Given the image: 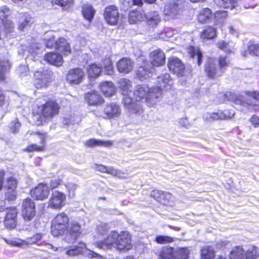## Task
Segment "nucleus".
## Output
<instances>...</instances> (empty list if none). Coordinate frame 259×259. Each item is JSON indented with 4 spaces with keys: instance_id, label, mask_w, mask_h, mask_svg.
Wrapping results in <instances>:
<instances>
[{
    "instance_id": "nucleus-1",
    "label": "nucleus",
    "mask_w": 259,
    "mask_h": 259,
    "mask_svg": "<svg viewBox=\"0 0 259 259\" xmlns=\"http://www.w3.org/2000/svg\"><path fill=\"white\" fill-rule=\"evenodd\" d=\"M155 88H150L147 84L137 85L135 88L134 96L136 100L141 102L147 103L151 106L155 104L162 97L161 93Z\"/></svg>"
},
{
    "instance_id": "nucleus-2",
    "label": "nucleus",
    "mask_w": 259,
    "mask_h": 259,
    "mask_svg": "<svg viewBox=\"0 0 259 259\" xmlns=\"http://www.w3.org/2000/svg\"><path fill=\"white\" fill-rule=\"evenodd\" d=\"M59 106L54 101H48L45 104L37 105L33 110L34 120H37V124H42L47 119L51 118L58 113Z\"/></svg>"
},
{
    "instance_id": "nucleus-3",
    "label": "nucleus",
    "mask_w": 259,
    "mask_h": 259,
    "mask_svg": "<svg viewBox=\"0 0 259 259\" xmlns=\"http://www.w3.org/2000/svg\"><path fill=\"white\" fill-rule=\"evenodd\" d=\"M46 246L48 249H51L54 251L64 250L62 247H55L50 243H47ZM65 250L66 254L71 256L83 253L85 256L90 258H102L103 257L101 254L87 249L85 244L82 242H79L77 245H73L68 249L66 248Z\"/></svg>"
},
{
    "instance_id": "nucleus-4",
    "label": "nucleus",
    "mask_w": 259,
    "mask_h": 259,
    "mask_svg": "<svg viewBox=\"0 0 259 259\" xmlns=\"http://www.w3.org/2000/svg\"><path fill=\"white\" fill-rule=\"evenodd\" d=\"M245 94L248 97L252 98L257 103H254L251 100L246 99L243 95L233 94L231 96V100L236 104L244 107H249L254 111L259 110V93L255 91H246Z\"/></svg>"
},
{
    "instance_id": "nucleus-5",
    "label": "nucleus",
    "mask_w": 259,
    "mask_h": 259,
    "mask_svg": "<svg viewBox=\"0 0 259 259\" xmlns=\"http://www.w3.org/2000/svg\"><path fill=\"white\" fill-rule=\"evenodd\" d=\"M69 218L66 214L61 212L58 214L53 220L51 226V232L53 236H58L63 234L68 226Z\"/></svg>"
},
{
    "instance_id": "nucleus-6",
    "label": "nucleus",
    "mask_w": 259,
    "mask_h": 259,
    "mask_svg": "<svg viewBox=\"0 0 259 259\" xmlns=\"http://www.w3.org/2000/svg\"><path fill=\"white\" fill-rule=\"evenodd\" d=\"M184 6V3L182 0H172L165 5L163 9L165 19L169 20L176 18L180 13Z\"/></svg>"
},
{
    "instance_id": "nucleus-7",
    "label": "nucleus",
    "mask_w": 259,
    "mask_h": 259,
    "mask_svg": "<svg viewBox=\"0 0 259 259\" xmlns=\"http://www.w3.org/2000/svg\"><path fill=\"white\" fill-rule=\"evenodd\" d=\"M52 73L49 70L37 71L34 77V84L37 89L47 88L52 79Z\"/></svg>"
},
{
    "instance_id": "nucleus-8",
    "label": "nucleus",
    "mask_w": 259,
    "mask_h": 259,
    "mask_svg": "<svg viewBox=\"0 0 259 259\" xmlns=\"http://www.w3.org/2000/svg\"><path fill=\"white\" fill-rule=\"evenodd\" d=\"M22 216L25 222L31 221L35 216V204L30 198H26L22 203Z\"/></svg>"
},
{
    "instance_id": "nucleus-9",
    "label": "nucleus",
    "mask_w": 259,
    "mask_h": 259,
    "mask_svg": "<svg viewBox=\"0 0 259 259\" xmlns=\"http://www.w3.org/2000/svg\"><path fill=\"white\" fill-rule=\"evenodd\" d=\"M118 233L115 231H112L107 238L104 240L95 243V246L103 250L116 249Z\"/></svg>"
},
{
    "instance_id": "nucleus-10",
    "label": "nucleus",
    "mask_w": 259,
    "mask_h": 259,
    "mask_svg": "<svg viewBox=\"0 0 259 259\" xmlns=\"http://www.w3.org/2000/svg\"><path fill=\"white\" fill-rule=\"evenodd\" d=\"M233 110H225L222 111H218L217 112H209L203 114V118L208 122L218 119H226L231 118L234 115Z\"/></svg>"
},
{
    "instance_id": "nucleus-11",
    "label": "nucleus",
    "mask_w": 259,
    "mask_h": 259,
    "mask_svg": "<svg viewBox=\"0 0 259 259\" xmlns=\"http://www.w3.org/2000/svg\"><path fill=\"white\" fill-rule=\"evenodd\" d=\"M66 195L63 192L55 190L53 191L48 206L53 209H60L64 204Z\"/></svg>"
},
{
    "instance_id": "nucleus-12",
    "label": "nucleus",
    "mask_w": 259,
    "mask_h": 259,
    "mask_svg": "<svg viewBox=\"0 0 259 259\" xmlns=\"http://www.w3.org/2000/svg\"><path fill=\"white\" fill-rule=\"evenodd\" d=\"M205 71L209 78H215L222 75L223 73L217 62L213 59H209L205 66Z\"/></svg>"
},
{
    "instance_id": "nucleus-13",
    "label": "nucleus",
    "mask_w": 259,
    "mask_h": 259,
    "mask_svg": "<svg viewBox=\"0 0 259 259\" xmlns=\"http://www.w3.org/2000/svg\"><path fill=\"white\" fill-rule=\"evenodd\" d=\"M104 16L106 22L111 25L116 24L119 18V12L117 8L113 5L106 7Z\"/></svg>"
},
{
    "instance_id": "nucleus-14",
    "label": "nucleus",
    "mask_w": 259,
    "mask_h": 259,
    "mask_svg": "<svg viewBox=\"0 0 259 259\" xmlns=\"http://www.w3.org/2000/svg\"><path fill=\"white\" fill-rule=\"evenodd\" d=\"M17 185V181L13 177L7 179L6 182L5 183V196L6 198L8 200H13L16 198Z\"/></svg>"
},
{
    "instance_id": "nucleus-15",
    "label": "nucleus",
    "mask_w": 259,
    "mask_h": 259,
    "mask_svg": "<svg viewBox=\"0 0 259 259\" xmlns=\"http://www.w3.org/2000/svg\"><path fill=\"white\" fill-rule=\"evenodd\" d=\"M156 83V85L153 87L155 88L154 90L156 91L158 90L162 94L163 90L165 91L170 90L172 85V80L170 75L165 73L157 77Z\"/></svg>"
},
{
    "instance_id": "nucleus-16",
    "label": "nucleus",
    "mask_w": 259,
    "mask_h": 259,
    "mask_svg": "<svg viewBox=\"0 0 259 259\" xmlns=\"http://www.w3.org/2000/svg\"><path fill=\"white\" fill-rule=\"evenodd\" d=\"M116 249L118 250H129L132 247L131 236L126 231L118 234Z\"/></svg>"
},
{
    "instance_id": "nucleus-17",
    "label": "nucleus",
    "mask_w": 259,
    "mask_h": 259,
    "mask_svg": "<svg viewBox=\"0 0 259 259\" xmlns=\"http://www.w3.org/2000/svg\"><path fill=\"white\" fill-rule=\"evenodd\" d=\"M50 193V189L47 184H39L31 191V196L37 200H42L47 198Z\"/></svg>"
},
{
    "instance_id": "nucleus-18",
    "label": "nucleus",
    "mask_w": 259,
    "mask_h": 259,
    "mask_svg": "<svg viewBox=\"0 0 259 259\" xmlns=\"http://www.w3.org/2000/svg\"><path fill=\"white\" fill-rule=\"evenodd\" d=\"M84 76L83 71L78 68L70 69L66 76L67 80L71 84H78L82 80Z\"/></svg>"
},
{
    "instance_id": "nucleus-19",
    "label": "nucleus",
    "mask_w": 259,
    "mask_h": 259,
    "mask_svg": "<svg viewBox=\"0 0 259 259\" xmlns=\"http://www.w3.org/2000/svg\"><path fill=\"white\" fill-rule=\"evenodd\" d=\"M80 234V226L76 222H72L68 228L65 239L68 242H73Z\"/></svg>"
},
{
    "instance_id": "nucleus-20",
    "label": "nucleus",
    "mask_w": 259,
    "mask_h": 259,
    "mask_svg": "<svg viewBox=\"0 0 259 259\" xmlns=\"http://www.w3.org/2000/svg\"><path fill=\"white\" fill-rule=\"evenodd\" d=\"M168 67L174 73L182 76L184 72L185 67L182 61L177 58H172L168 61Z\"/></svg>"
},
{
    "instance_id": "nucleus-21",
    "label": "nucleus",
    "mask_w": 259,
    "mask_h": 259,
    "mask_svg": "<svg viewBox=\"0 0 259 259\" xmlns=\"http://www.w3.org/2000/svg\"><path fill=\"white\" fill-rule=\"evenodd\" d=\"M123 99L124 107L132 113L140 114L143 111L141 104L134 102L128 95L124 96Z\"/></svg>"
},
{
    "instance_id": "nucleus-22",
    "label": "nucleus",
    "mask_w": 259,
    "mask_h": 259,
    "mask_svg": "<svg viewBox=\"0 0 259 259\" xmlns=\"http://www.w3.org/2000/svg\"><path fill=\"white\" fill-rule=\"evenodd\" d=\"M150 58L151 63L153 66H160L165 62V55L160 49L153 51L150 54Z\"/></svg>"
},
{
    "instance_id": "nucleus-23",
    "label": "nucleus",
    "mask_w": 259,
    "mask_h": 259,
    "mask_svg": "<svg viewBox=\"0 0 259 259\" xmlns=\"http://www.w3.org/2000/svg\"><path fill=\"white\" fill-rule=\"evenodd\" d=\"M104 114L106 115V118L109 119L115 118L118 117L121 114V109L120 107L115 103L108 104L104 109Z\"/></svg>"
},
{
    "instance_id": "nucleus-24",
    "label": "nucleus",
    "mask_w": 259,
    "mask_h": 259,
    "mask_svg": "<svg viewBox=\"0 0 259 259\" xmlns=\"http://www.w3.org/2000/svg\"><path fill=\"white\" fill-rule=\"evenodd\" d=\"M44 59L50 64L56 66H61L63 63L62 56L54 52H50L46 54Z\"/></svg>"
},
{
    "instance_id": "nucleus-25",
    "label": "nucleus",
    "mask_w": 259,
    "mask_h": 259,
    "mask_svg": "<svg viewBox=\"0 0 259 259\" xmlns=\"http://www.w3.org/2000/svg\"><path fill=\"white\" fill-rule=\"evenodd\" d=\"M55 49L64 55H67L71 53L69 44L63 38H60L55 41Z\"/></svg>"
},
{
    "instance_id": "nucleus-26",
    "label": "nucleus",
    "mask_w": 259,
    "mask_h": 259,
    "mask_svg": "<svg viewBox=\"0 0 259 259\" xmlns=\"http://www.w3.org/2000/svg\"><path fill=\"white\" fill-rule=\"evenodd\" d=\"M11 65L8 56L0 58V79L3 81L5 79V74L9 72Z\"/></svg>"
},
{
    "instance_id": "nucleus-27",
    "label": "nucleus",
    "mask_w": 259,
    "mask_h": 259,
    "mask_svg": "<svg viewBox=\"0 0 259 259\" xmlns=\"http://www.w3.org/2000/svg\"><path fill=\"white\" fill-rule=\"evenodd\" d=\"M158 259H174V249L173 248L165 246L158 249L156 252Z\"/></svg>"
},
{
    "instance_id": "nucleus-28",
    "label": "nucleus",
    "mask_w": 259,
    "mask_h": 259,
    "mask_svg": "<svg viewBox=\"0 0 259 259\" xmlns=\"http://www.w3.org/2000/svg\"><path fill=\"white\" fill-rule=\"evenodd\" d=\"M117 68L120 72L128 73L132 70L133 63L130 59L123 58L117 62Z\"/></svg>"
},
{
    "instance_id": "nucleus-29",
    "label": "nucleus",
    "mask_w": 259,
    "mask_h": 259,
    "mask_svg": "<svg viewBox=\"0 0 259 259\" xmlns=\"http://www.w3.org/2000/svg\"><path fill=\"white\" fill-rule=\"evenodd\" d=\"M18 28L22 30L27 27L31 20V16L26 13H20L18 15Z\"/></svg>"
},
{
    "instance_id": "nucleus-30",
    "label": "nucleus",
    "mask_w": 259,
    "mask_h": 259,
    "mask_svg": "<svg viewBox=\"0 0 259 259\" xmlns=\"http://www.w3.org/2000/svg\"><path fill=\"white\" fill-rule=\"evenodd\" d=\"M35 134L38 135V137L40 139V143L42 145L41 146H37L36 144H32L29 146L25 149V151L28 152H32V151H40L43 150L44 145L45 144V140L47 137L46 134L45 133H40L39 132L35 133Z\"/></svg>"
},
{
    "instance_id": "nucleus-31",
    "label": "nucleus",
    "mask_w": 259,
    "mask_h": 259,
    "mask_svg": "<svg viewBox=\"0 0 259 259\" xmlns=\"http://www.w3.org/2000/svg\"><path fill=\"white\" fill-rule=\"evenodd\" d=\"M85 99L91 105H95L101 104L103 102V98L97 92L89 93L85 95Z\"/></svg>"
},
{
    "instance_id": "nucleus-32",
    "label": "nucleus",
    "mask_w": 259,
    "mask_h": 259,
    "mask_svg": "<svg viewBox=\"0 0 259 259\" xmlns=\"http://www.w3.org/2000/svg\"><path fill=\"white\" fill-rule=\"evenodd\" d=\"M100 90L102 93L107 97H110L115 92V88L111 82L106 81L100 85Z\"/></svg>"
},
{
    "instance_id": "nucleus-33",
    "label": "nucleus",
    "mask_w": 259,
    "mask_h": 259,
    "mask_svg": "<svg viewBox=\"0 0 259 259\" xmlns=\"http://www.w3.org/2000/svg\"><path fill=\"white\" fill-rule=\"evenodd\" d=\"M119 87L122 90L123 96L128 95L132 92L131 81L126 78H121L118 81Z\"/></svg>"
},
{
    "instance_id": "nucleus-34",
    "label": "nucleus",
    "mask_w": 259,
    "mask_h": 259,
    "mask_svg": "<svg viewBox=\"0 0 259 259\" xmlns=\"http://www.w3.org/2000/svg\"><path fill=\"white\" fill-rule=\"evenodd\" d=\"M187 52L190 57L194 60H195L198 65L202 63V55L200 50L195 47L190 46L187 49Z\"/></svg>"
},
{
    "instance_id": "nucleus-35",
    "label": "nucleus",
    "mask_w": 259,
    "mask_h": 259,
    "mask_svg": "<svg viewBox=\"0 0 259 259\" xmlns=\"http://www.w3.org/2000/svg\"><path fill=\"white\" fill-rule=\"evenodd\" d=\"M219 7L232 10L237 7L238 0H213Z\"/></svg>"
},
{
    "instance_id": "nucleus-36",
    "label": "nucleus",
    "mask_w": 259,
    "mask_h": 259,
    "mask_svg": "<svg viewBox=\"0 0 259 259\" xmlns=\"http://www.w3.org/2000/svg\"><path fill=\"white\" fill-rule=\"evenodd\" d=\"M102 70V66L96 64H91L88 69V73L90 78L98 77Z\"/></svg>"
},
{
    "instance_id": "nucleus-37",
    "label": "nucleus",
    "mask_w": 259,
    "mask_h": 259,
    "mask_svg": "<svg viewBox=\"0 0 259 259\" xmlns=\"http://www.w3.org/2000/svg\"><path fill=\"white\" fill-rule=\"evenodd\" d=\"M82 14L84 18L91 21L95 15V10L91 5H84L82 7Z\"/></svg>"
},
{
    "instance_id": "nucleus-38",
    "label": "nucleus",
    "mask_w": 259,
    "mask_h": 259,
    "mask_svg": "<svg viewBox=\"0 0 259 259\" xmlns=\"http://www.w3.org/2000/svg\"><path fill=\"white\" fill-rule=\"evenodd\" d=\"M147 21L149 25L154 27L160 21V18L157 13L152 12L146 15Z\"/></svg>"
},
{
    "instance_id": "nucleus-39",
    "label": "nucleus",
    "mask_w": 259,
    "mask_h": 259,
    "mask_svg": "<svg viewBox=\"0 0 259 259\" xmlns=\"http://www.w3.org/2000/svg\"><path fill=\"white\" fill-rule=\"evenodd\" d=\"M212 16L211 10L208 8L203 9L199 13L198 20L200 23H204L209 19Z\"/></svg>"
},
{
    "instance_id": "nucleus-40",
    "label": "nucleus",
    "mask_w": 259,
    "mask_h": 259,
    "mask_svg": "<svg viewBox=\"0 0 259 259\" xmlns=\"http://www.w3.org/2000/svg\"><path fill=\"white\" fill-rule=\"evenodd\" d=\"M201 259H214V251L210 246L203 247L201 251Z\"/></svg>"
},
{
    "instance_id": "nucleus-41",
    "label": "nucleus",
    "mask_w": 259,
    "mask_h": 259,
    "mask_svg": "<svg viewBox=\"0 0 259 259\" xmlns=\"http://www.w3.org/2000/svg\"><path fill=\"white\" fill-rule=\"evenodd\" d=\"M151 74V71L149 70H147L145 64L144 66L139 67L136 72L137 76L141 80H143L148 77H149L150 74Z\"/></svg>"
},
{
    "instance_id": "nucleus-42",
    "label": "nucleus",
    "mask_w": 259,
    "mask_h": 259,
    "mask_svg": "<svg viewBox=\"0 0 259 259\" xmlns=\"http://www.w3.org/2000/svg\"><path fill=\"white\" fill-rule=\"evenodd\" d=\"M189 250L188 248H180L174 251V259H187L189 254Z\"/></svg>"
},
{
    "instance_id": "nucleus-43",
    "label": "nucleus",
    "mask_w": 259,
    "mask_h": 259,
    "mask_svg": "<svg viewBox=\"0 0 259 259\" xmlns=\"http://www.w3.org/2000/svg\"><path fill=\"white\" fill-rule=\"evenodd\" d=\"M216 36V29L212 27H208L202 32L201 37L202 39H209Z\"/></svg>"
},
{
    "instance_id": "nucleus-44",
    "label": "nucleus",
    "mask_w": 259,
    "mask_h": 259,
    "mask_svg": "<svg viewBox=\"0 0 259 259\" xmlns=\"http://www.w3.org/2000/svg\"><path fill=\"white\" fill-rule=\"evenodd\" d=\"M244 250L242 247L237 246L230 252V257L231 259H243Z\"/></svg>"
},
{
    "instance_id": "nucleus-45",
    "label": "nucleus",
    "mask_w": 259,
    "mask_h": 259,
    "mask_svg": "<svg viewBox=\"0 0 259 259\" xmlns=\"http://www.w3.org/2000/svg\"><path fill=\"white\" fill-rule=\"evenodd\" d=\"M86 145L88 146H94L96 145L103 146H110L112 145L111 141H103L101 140H97L96 139H91L85 143Z\"/></svg>"
},
{
    "instance_id": "nucleus-46",
    "label": "nucleus",
    "mask_w": 259,
    "mask_h": 259,
    "mask_svg": "<svg viewBox=\"0 0 259 259\" xmlns=\"http://www.w3.org/2000/svg\"><path fill=\"white\" fill-rule=\"evenodd\" d=\"M52 4L58 5L62 7V9L67 10L72 5V0H51Z\"/></svg>"
},
{
    "instance_id": "nucleus-47",
    "label": "nucleus",
    "mask_w": 259,
    "mask_h": 259,
    "mask_svg": "<svg viewBox=\"0 0 259 259\" xmlns=\"http://www.w3.org/2000/svg\"><path fill=\"white\" fill-rule=\"evenodd\" d=\"M218 46L220 49L228 53L232 52L234 48L232 43H227L224 41H219L218 44Z\"/></svg>"
},
{
    "instance_id": "nucleus-48",
    "label": "nucleus",
    "mask_w": 259,
    "mask_h": 259,
    "mask_svg": "<svg viewBox=\"0 0 259 259\" xmlns=\"http://www.w3.org/2000/svg\"><path fill=\"white\" fill-rule=\"evenodd\" d=\"M218 63L220 69L221 70L223 74L227 67H229L230 64V61L227 59V57L224 56L220 57Z\"/></svg>"
},
{
    "instance_id": "nucleus-49",
    "label": "nucleus",
    "mask_w": 259,
    "mask_h": 259,
    "mask_svg": "<svg viewBox=\"0 0 259 259\" xmlns=\"http://www.w3.org/2000/svg\"><path fill=\"white\" fill-rule=\"evenodd\" d=\"M259 257V252L256 247H253L251 250H248L245 254L246 259H257Z\"/></svg>"
},
{
    "instance_id": "nucleus-50",
    "label": "nucleus",
    "mask_w": 259,
    "mask_h": 259,
    "mask_svg": "<svg viewBox=\"0 0 259 259\" xmlns=\"http://www.w3.org/2000/svg\"><path fill=\"white\" fill-rule=\"evenodd\" d=\"M109 229L110 227L107 224L101 223L97 226V232L101 235H104L107 234Z\"/></svg>"
},
{
    "instance_id": "nucleus-51",
    "label": "nucleus",
    "mask_w": 259,
    "mask_h": 259,
    "mask_svg": "<svg viewBox=\"0 0 259 259\" xmlns=\"http://www.w3.org/2000/svg\"><path fill=\"white\" fill-rule=\"evenodd\" d=\"M11 10L7 6H3L0 7V23L3 20L11 14Z\"/></svg>"
},
{
    "instance_id": "nucleus-52",
    "label": "nucleus",
    "mask_w": 259,
    "mask_h": 259,
    "mask_svg": "<svg viewBox=\"0 0 259 259\" xmlns=\"http://www.w3.org/2000/svg\"><path fill=\"white\" fill-rule=\"evenodd\" d=\"M42 235L41 233H36L31 237L26 238L24 240L25 245L27 244H32L37 243L42 238Z\"/></svg>"
},
{
    "instance_id": "nucleus-53",
    "label": "nucleus",
    "mask_w": 259,
    "mask_h": 259,
    "mask_svg": "<svg viewBox=\"0 0 259 259\" xmlns=\"http://www.w3.org/2000/svg\"><path fill=\"white\" fill-rule=\"evenodd\" d=\"M1 25H3L4 29L7 33H10L12 32L14 29V25L13 24L11 21L7 19L6 17L3 20L2 23H0Z\"/></svg>"
},
{
    "instance_id": "nucleus-54",
    "label": "nucleus",
    "mask_w": 259,
    "mask_h": 259,
    "mask_svg": "<svg viewBox=\"0 0 259 259\" xmlns=\"http://www.w3.org/2000/svg\"><path fill=\"white\" fill-rule=\"evenodd\" d=\"M155 241L159 244H167L174 241V239L167 236H157L155 238Z\"/></svg>"
},
{
    "instance_id": "nucleus-55",
    "label": "nucleus",
    "mask_w": 259,
    "mask_h": 259,
    "mask_svg": "<svg viewBox=\"0 0 259 259\" xmlns=\"http://www.w3.org/2000/svg\"><path fill=\"white\" fill-rule=\"evenodd\" d=\"M17 214L18 211L16 208L12 207L9 209L7 208V214L5 219L17 220Z\"/></svg>"
},
{
    "instance_id": "nucleus-56",
    "label": "nucleus",
    "mask_w": 259,
    "mask_h": 259,
    "mask_svg": "<svg viewBox=\"0 0 259 259\" xmlns=\"http://www.w3.org/2000/svg\"><path fill=\"white\" fill-rule=\"evenodd\" d=\"M5 242L11 245L21 247L25 245V242L23 240L20 239H5Z\"/></svg>"
},
{
    "instance_id": "nucleus-57",
    "label": "nucleus",
    "mask_w": 259,
    "mask_h": 259,
    "mask_svg": "<svg viewBox=\"0 0 259 259\" xmlns=\"http://www.w3.org/2000/svg\"><path fill=\"white\" fill-rule=\"evenodd\" d=\"M227 16V12L225 11H218L214 14L215 21L219 23H223Z\"/></svg>"
},
{
    "instance_id": "nucleus-58",
    "label": "nucleus",
    "mask_w": 259,
    "mask_h": 259,
    "mask_svg": "<svg viewBox=\"0 0 259 259\" xmlns=\"http://www.w3.org/2000/svg\"><path fill=\"white\" fill-rule=\"evenodd\" d=\"M248 51L251 55H257L259 52V44H254L253 42H249L248 46Z\"/></svg>"
},
{
    "instance_id": "nucleus-59",
    "label": "nucleus",
    "mask_w": 259,
    "mask_h": 259,
    "mask_svg": "<svg viewBox=\"0 0 259 259\" xmlns=\"http://www.w3.org/2000/svg\"><path fill=\"white\" fill-rule=\"evenodd\" d=\"M104 67L106 74L111 75L113 73V66L112 61L110 59H105L103 63Z\"/></svg>"
},
{
    "instance_id": "nucleus-60",
    "label": "nucleus",
    "mask_w": 259,
    "mask_h": 259,
    "mask_svg": "<svg viewBox=\"0 0 259 259\" xmlns=\"http://www.w3.org/2000/svg\"><path fill=\"white\" fill-rule=\"evenodd\" d=\"M4 224L6 227L10 229H13L16 226L17 220L5 219Z\"/></svg>"
},
{
    "instance_id": "nucleus-61",
    "label": "nucleus",
    "mask_w": 259,
    "mask_h": 259,
    "mask_svg": "<svg viewBox=\"0 0 259 259\" xmlns=\"http://www.w3.org/2000/svg\"><path fill=\"white\" fill-rule=\"evenodd\" d=\"M158 201L162 204H165L166 200L170 198V194L167 192H162V194L159 197Z\"/></svg>"
},
{
    "instance_id": "nucleus-62",
    "label": "nucleus",
    "mask_w": 259,
    "mask_h": 259,
    "mask_svg": "<svg viewBox=\"0 0 259 259\" xmlns=\"http://www.w3.org/2000/svg\"><path fill=\"white\" fill-rule=\"evenodd\" d=\"M20 126L21 124L18 121L16 120L12 121L10 125V128L12 132L13 133H16L18 132Z\"/></svg>"
},
{
    "instance_id": "nucleus-63",
    "label": "nucleus",
    "mask_w": 259,
    "mask_h": 259,
    "mask_svg": "<svg viewBox=\"0 0 259 259\" xmlns=\"http://www.w3.org/2000/svg\"><path fill=\"white\" fill-rule=\"evenodd\" d=\"M28 71V68L25 65H21L18 69V71L22 77L27 75Z\"/></svg>"
},
{
    "instance_id": "nucleus-64",
    "label": "nucleus",
    "mask_w": 259,
    "mask_h": 259,
    "mask_svg": "<svg viewBox=\"0 0 259 259\" xmlns=\"http://www.w3.org/2000/svg\"><path fill=\"white\" fill-rule=\"evenodd\" d=\"M61 181L58 178H55L51 180L49 185L51 189H55L60 185Z\"/></svg>"
}]
</instances>
